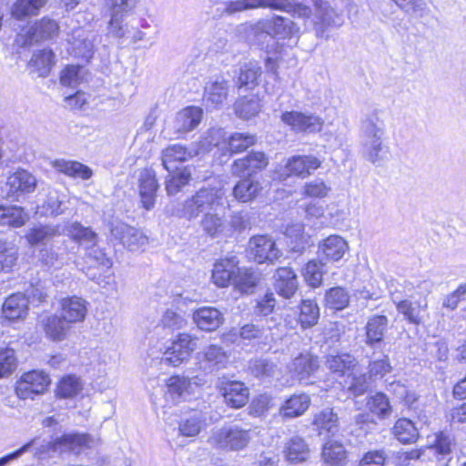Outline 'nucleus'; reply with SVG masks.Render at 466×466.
Masks as SVG:
<instances>
[{
	"label": "nucleus",
	"mask_w": 466,
	"mask_h": 466,
	"mask_svg": "<svg viewBox=\"0 0 466 466\" xmlns=\"http://www.w3.org/2000/svg\"><path fill=\"white\" fill-rule=\"evenodd\" d=\"M69 233L72 238L80 245L89 249L97 242V235L90 228L84 227L79 222H74L69 228Z\"/></svg>",
	"instance_id": "6e6d98bb"
},
{
	"label": "nucleus",
	"mask_w": 466,
	"mask_h": 466,
	"mask_svg": "<svg viewBox=\"0 0 466 466\" xmlns=\"http://www.w3.org/2000/svg\"><path fill=\"white\" fill-rule=\"evenodd\" d=\"M36 179L26 170H17L8 177L5 183L6 197L17 198L22 194L31 193L35 189Z\"/></svg>",
	"instance_id": "6ab92c4d"
},
{
	"label": "nucleus",
	"mask_w": 466,
	"mask_h": 466,
	"mask_svg": "<svg viewBox=\"0 0 466 466\" xmlns=\"http://www.w3.org/2000/svg\"><path fill=\"white\" fill-rule=\"evenodd\" d=\"M230 154L242 153L257 143V137L250 133L235 132L227 139Z\"/></svg>",
	"instance_id": "603ef678"
},
{
	"label": "nucleus",
	"mask_w": 466,
	"mask_h": 466,
	"mask_svg": "<svg viewBox=\"0 0 466 466\" xmlns=\"http://www.w3.org/2000/svg\"><path fill=\"white\" fill-rule=\"evenodd\" d=\"M313 425L319 435L334 436L339 430L338 415L329 408L315 415Z\"/></svg>",
	"instance_id": "72a5a7b5"
},
{
	"label": "nucleus",
	"mask_w": 466,
	"mask_h": 466,
	"mask_svg": "<svg viewBox=\"0 0 466 466\" xmlns=\"http://www.w3.org/2000/svg\"><path fill=\"white\" fill-rule=\"evenodd\" d=\"M321 457L325 466H342L345 464L347 452L341 443L330 441L323 446Z\"/></svg>",
	"instance_id": "49530a36"
},
{
	"label": "nucleus",
	"mask_w": 466,
	"mask_h": 466,
	"mask_svg": "<svg viewBox=\"0 0 466 466\" xmlns=\"http://www.w3.org/2000/svg\"><path fill=\"white\" fill-rule=\"evenodd\" d=\"M44 330L53 340H63L70 329V323L61 315H51L43 320Z\"/></svg>",
	"instance_id": "4c0bfd02"
},
{
	"label": "nucleus",
	"mask_w": 466,
	"mask_h": 466,
	"mask_svg": "<svg viewBox=\"0 0 466 466\" xmlns=\"http://www.w3.org/2000/svg\"><path fill=\"white\" fill-rule=\"evenodd\" d=\"M287 461L291 463L305 461L309 455V449L304 439L299 436L290 438L284 450Z\"/></svg>",
	"instance_id": "79ce46f5"
},
{
	"label": "nucleus",
	"mask_w": 466,
	"mask_h": 466,
	"mask_svg": "<svg viewBox=\"0 0 466 466\" xmlns=\"http://www.w3.org/2000/svg\"><path fill=\"white\" fill-rule=\"evenodd\" d=\"M271 8L284 11L297 17H309L311 14L309 6L296 3L294 0H238L230 2L227 7L228 13L239 12L247 9Z\"/></svg>",
	"instance_id": "20e7f679"
},
{
	"label": "nucleus",
	"mask_w": 466,
	"mask_h": 466,
	"mask_svg": "<svg viewBox=\"0 0 466 466\" xmlns=\"http://www.w3.org/2000/svg\"><path fill=\"white\" fill-rule=\"evenodd\" d=\"M58 29V24L55 20L44 17L29 28L27 35L31 42H38L57 35Z\"/></svg>",
	"instance_id": "e433bc0d"
},
{
	"label": "nucleus",
	"mask_w": 466,
	"mask_h": 466,
	"mask_svg": "<svg viewBox=\"0 0 466 466\" xmlns=\"http://www.w3.org/2000/svg\"><path fill=\"white\" fill-rule=\"evenodd\" d=\"M361 146L363 157L372 164H379L387 154L383 145L385 123L383 111L371 109L365 114L360 124Z\"/></svg>",
	"instance_id": "f03ea898"
},
{
	"label": "nucleus",
	"mask_w": 466,
	"mask_h": 466,
	"mask_svg": "<svg viewBox=\"0 0 466 466\" xmlns=\"http://www.w3.org/2000/svg\"><path fill=\"white\" fill-rule=\"evenodd\" d=\"M274 287L278 294L285 299H289L296 293L298 279L290 268H279L274 275Z\"/></svg>",
	"instance_id": "7c9ffc66"
},
{
	"label": "nucleus",
	"mask_w": 466,
	"mask_h": 466,
	"mask_svg": "<svg viewBox=\"0 0 466 466\" xmlns=\"http://www.w3.org/2000/svg\"><path fill=\"white\" fill-rule=\"evenodd\" d=\"M323 258H319V260H309L303 268V276L308 284L313 288L320 286L324 274Z\"/></svg>",
	"instance_id": "052dcab7"
},
{
	"label": "nucleus",
	"mask_w": 466,
	"mask_h": 466,
	"mask_svg": "<svg viewBox=\"0 0 466 466\" xmlns=\"http://www.w3.org/2000/svg\"><path fill=\"white\" fill-rule=\"evenodd\" d=\"M315 5V16L318 19L315 21V26L318 33L322 34L329 26L339 27L343 24L342 15L337 13L328 2L319 0Z\"/></svg>",
	"instance_id": "a878e982"
},
{
	"label": "nucleus",
	"mask_w": 466,
	"mask_h": 466,
	"mask_svg": "<svg viewBox=\"0 0 466 466\" xmlns=\"http://www.w3.org/2000/svg\"><path fill=\"white\" fill-rule=\"evenodd\" d=\"M193 321L201 330H216L224 321L223 314L214 307H201L193 312Z\"/></svg>",
	"instance_id": "c85d7f7f"
},
{
	"label": "nucleus",
	"mask_w": 466,
	"mask_h": 466,
	"mask_svg": "<svg viewBox=\"0 0 466 466\" xmlns=\"http://www.w3.org/2000/svg\"><path fill=\"white\" fill-rule=\"evenodd\" d=\"M238 256L229 254L218 259L213 266L211 280L218 288L232 285L238 269Z\"/></svg>",
	"instance_id": "4468645a"
},
{
	"label": "nucleus",
	"mask_w": 466,
	"mask_h": 466,
	"mask_svg": "<svg viewBox=\"0 0 466 466\" xmlns=\"http://www.w3.org/2000/svg\"><path fill=\"white\" fill-rule=\"evenodd\" d=\"M268 165V158L261 151H252L241 158L234 160L231 173L235 177H253L258 171L263 170Z\"/></svg>",
	"instance_id": "2eb2a0df"
},
{
	"label": "nucleus",
	"mask_w": 466,
	"mask_h": 466,
	"mask_svg": "<svg viewBox=\"0 0 466 466\" xmlns=\"http://www.w3.org/2000/svg\"><path fill=\"white\" fill-rule=\"evenodd\" d=\"M46 3V0H17L12 7V15L16 19L35 15Z\"/></svg>",
	"instance_id": "13d9d810"
},
{
	"label": "nucleus",
	"mask_w": 466,
	"mask_h": 466,
	"mask_svg": "<svg viewBox=\"0 0 466 466\" xmlns=\"http://www.w3.org/2000/svg\"><path fill=\"white\" fill-rule=\"evenodd\" d=\"M173 214L179 218H195L200 214L202 230L211 238H218L227 229L225 208L218 190L202 188L177 208Z\"/></svg>",
	"instance_id": "f257e3e1"
},
{
	"label": "nucleus",
	"mask_w": 466,
	"mask_h": 466,
	"mask_svg": "<svg viewBox=\"0 0 466 466\" xmlns=\"http://www.w3.org/2000/svg\"><path fill=\"white\" fill-rule=\"evenodd\" d=\"M285 234L292 240L291 244L294 243L291 246L293 252L302 253L309 246L310 237L304 232V225L300 222L289 225Z\"/></svg>",
	"instance_id": "3c124183"
},
{
	"label": "nucleus",
	"mask_w": 466,
	"mask_h": 466,
	"mask_svg": "<svg viewBox=\"0 0 466 466\" xmlns=\"http://www.w3.org/2000/svg\"><path fill=\"white\" fill-rule=\"evenodd\" d=\"M58 172L74 178L89 179L92 177V170L87 166L73 160L56 159L52 163Z\"/></svg>",
	"instance_id": "c9c22d12"
},
{
	"label": "nucleus",
	"mask_w": 466,
	"mask_h": 466,
	"mask_svg": "<svg viewBox=\"0 0 466 466\" xmlns=\"http://www.w3.org/2000/svg\"><path fill=\"white\" fill-rule=\"evenodd\" d=\"M319 368V358L307 353L296 357L289 366V370L299 382L309 384L310 377L318 371Z\"/></svg>",
	"instance_id": "412c9836"
},
{
	"label": "nucleus",
	"mask_w": 466,
	"mask_h": 466,
	"mask_svg": "<svg viewBox=\"0 0 466 466\" xmlns=\"http://www.w3.org/2000/svg\"><path fill=\"white\" fill-rule=\"evenodd\" d=\"M204 423V418L201 413L194 412L189 416L181 419L178 430L181 435L185 437H195L197 436Z\"/></svg>",
	"instance_id": "e2e57ef3"
},
{
	"label": "nucleus",
	"mask_w": 466,
	"mask_h": 466,
	"mask_svg": "<svg viewBox=\"0 0 466 466\" xmlns=\"http://www.w3.org/2000/svg\"><path fill=\"white\" fill-rule=\"evenodd\" d=\"M322 160L313 155H296L289 157L283 167L280 177H297L306 178L320 167Z\"/></svg>",
	"instance_id": "1a4fd4ad"
},
{
	"label": "nucleus",
	"mask_w": 466,
	"mask_h": 466,
	"mask_svg": "<svg viewBox=\"0 0 466 466\" xmlns=\"http://www.w3.org/2000/svg\"><path fill=\"white\" fill-rule=\"evenodd\" d=\"M228 82L216 80L205 87V100L208 106H218L226 101L228 94Z\"/></svg>",
	"instance_id": "de8ad7c7"
},
{
	"label": "nucleus",
	"mask_w": 466,
	"mask_h": 466,
	"mask_svg": "<svg viewBox=\"0 0 466 466\" xmlns=\"http://www.w3.org/2000/svg\"><path fill=\"white\" fill-rule=\"evenodd\" d=\"M203 110L198 106H187L177 113L173 122L174 134L182 135L194 130L200 123Z\"/></svg>",
	"instance_id": "4be33fe9"
},
{
	"label": "nucleus",
	"mask_w": 466,
	"mask_h": 466,
	"mask_svg": "<svg viewBox=\"0 0 466 466\" xmlns=\"http://www.w3.org/2000/svg\"><path fill=\"white\" fill-rule=\"evenodd\" d=\"M261 66L257 61H249L240 66L236 85L238 88L247 87L251 89L258 83L261 76Z\"/></svg>",
	"instance_id": "a19ab883"
},
{
	"label": "nucleus",
	"mask_w": 466,
	"mask_h": 466,
	"mask_svg": "<svg viewBox=\"0 0 466 466\" xmlns=\"http://www.w3.org/2000/svg\"><path fill=\"white\" fill-rule=\"evenodd\" d=\"M28 219V214L21 207L10 206L0 208V225L2 226L19 228Z\"/></svg>",
	"instance_id": "8fccbe9b"
},
{
	"label": "nucleus",
	"mask_w": 466,
	"mask_h": 466,
	"mask_svg": "<svg viewBox=\"0 0 466 466\" xmlns=\"http://www.w3.org/2000/svg\"><path fill=\"white\" fill-rule=\"evenodd\" d=\"M366 406L370 413L376 415L380 420L389 418L392 413L390 400L383 392H376L368 396Z\"/></svg>",
	"instance_id": "37998d69"
},
{
	"label": "nucleus",
	"mask_w": 466,
	"mask_h": 466,
	"mask_svg": "<svg viewBox=\"0 0 466 466\" xmlns=\"http://www.w3.org/2000/svg\"><path fill=\"white\" fill-rule=\"evenodd\" d=\"M258 281L259 275L256 270L251 268H247L238 267L232 285L236 290L241 293L251 294L254 292Z\"/></svg>",
	"instance_id": "ea45409f"
},
{
	"label": "nucleus",
	"mask_w": 466,
	"mask_h": 466,
	"mask_svg": "<svg viewBox=\"0 0 466 466\" xmlns=\"http://www.w3.org/2000/svg\"><path fill=\"white\" fill-rule=\"evenodd\" d=\"M111 4L108 34L116 38H123L128 32L127 24H124V17L132 9L133 0H111Z\"/></svg>",
	"instance_id": "f3484780"
},
{
	"label": "nucleus",
	"mask_w": 466,
	"mask_h": 466,
	"mask_svg": "<svg viewBox=\"0 0 466 466\" xmlns=\"http://www.w3.org/2000/svg\"><path fill=\"white\" fill-rule=\"evenodd\" d=\"M197 349V338L187 333H179L169 346L167 347L161 363L177 367L189 360L192 352Z\"/></svg>",
	"instance_id": "0eeeda50"
},
{
	"label": "nucleus",
	"mask_w": 466,
	"mask_h": 466,
	"mask_svg": "<svg viewBox=\"0 0 466 466\" xmlns=\"http://www.w3.org/2000/svg\"><path fill=\"white\" fill-rule=\"evenodd\" d=\"M261 105L258 97L252 96L250 97L244 96L238 100L235 104L236 114L244 119H250L258 114Z\"/></svg>",
	"instance_id": "bf43d9fd"
},
{
	"label": "nucleus",
	"mask_w": 466,
	"mask_h": 466,
	"mask_svg": "<svg viewBox=\"0 0 466 466\" xmlns=\"http://www.w3.org/2000/svg\"><path fill=\"white\" fill-rule=\"evenodd\" d=\"M193 157L192 152L181 144L169 145L162 151V165L168 172L180 169L177 164L184 163Z\"/></svg>",
	"instance_id": "473e14b6"
},
{
	"label": "nucleus",
	"mask_w": 466,
	"mask_h": 466,
	"mask_svg": "<svg viewBox=\"0 0 466 466\" xmlns=\"http://www.w3.org/2000/svg\"><path fill=\"white\" fill-rule=\"evenodd\" d=\"M356 364L355 357L349 353L327 355L324 363L326 369L336 378L350 377Z\"/></svg>",
	"instance_id": "bb28decb"
},
{
	"label": "nucleus",
	"mask_w": 466,
	"mask_h": 466,
	"mask_svg": "<svg viewBox=\"0 0 466 466\" xmlns=\"http://www.w3.org/2000/svg\"><path fill=\"white\" fill-rule=\"evenodd\" d=\"M392 433L403 444L414 443L419 438V431L414 423L406 418L397 420Z\"/></svg>",
	"instance_id": "a18cd8bd"
},
{
	"label": "nucleus",
	"mask_w": 466,
	"mask_h": 466,
	"mask_svg": "<svg viewBox=\"0 0 466 466\" xmlns=\"http://www.w3.org/2000/svg\"><path fill=\"white\" fill-rule=\"evenodd\" d=\"M60 236L59 227L44 225L32 228L26 234V239L31 246L46 245L54 238Z\"/></svg>",
	"instance_id": "c03bdc74"
},
{
	"label": "nucleus",
	"mask_w": 466,
	"mask_h": 466,
	"mask_svg": "<svg viewBox=\"0 0 466 466\" xmlns=\"http://www.w3.org/2000/svg\"><path fill=\"white\" fill-rule=\"evenodd\" d=\"M350 296L342 287H333L325 294L326 306L331 309L342 310L350 304Z\"/></svg>",
	"instance_id": "4d7b16f0"
},
{
	"label": "nucleus",
	"mask_w": 466,
	"mask_h": 466,
	"mask_svg": "<svg viewBox=\"0 0 466 466\" xmlns=\"http://www.w3.org/2000/svg\"><path fill=\"white\" fill-rule=\"evenodd\" d=\"M250 440V430L238 425H224L212 431L208 442L217 449L238 451L248 447Z\"/></svg>",
	"instance_id": "39448f33"
},
{
	"label": "nucleus",
	"mask_w": 466,
	"mask_h": 466,
	"mask_svg": "<svg viewBox=\"0 0 466 466\" xmlns=\"http://www.w3.org/2000/svg\"><path fill=\"white\" fill-rule=\"evenodd\" d=\"M365 356L369 360L368 374L370 380L382 379L392 371L390 357L384 352V350L379 351L366 350Z\"/></svg>",
	"instance_id": "393cba45"
},
{
	"label": "nucleus",
	"mask_w": 466,
	"mask_h": 466,
	"mask_svg": "<svg viewBox=\"0 0 466 466\" xmlns=\"http://www.w3.org/2000/svg\"><path fill=\"white\" fill-rule=\"evenodd\" d=\"M226 404L239 409L248 400L249 390L244 383L237 380L224 382L220 388Z\"/></svg>",
	"instance_id": "b1692460"
},
{
	"label": "nucleus",
	"mask_w": 466,
	"mask_h": 466,
	"mask_svg": "<svg viewBox=\"0 0 466 466\" xmlns=\"http://www.w3.org/2000/svg\"><path fill=\"white\" fill-rule=\"evenodd\" d=\"M82 390L79 378L74 375L64 377L57 385L56 394L60 398L69 399L76 396Z\"/></svg>",
	"instance_id": "338daca9"
},
{
	"label": "nucleus",
	"mask_w": 466,
	"mask_h": 466,
	"mask_svg": "<svg viewBox=\"0 0 466 466\" xmlns=\"http://www.w3.org/2000/svg\"><path fill=\"white\" fill-rule=\"evenodd\" d=\"M95 35L93 33H86L81 30L77 34V39L73 43L76 49L79 54L86 58H89L94 51Z\"/></svg>",
	"instance_id": "774afa93"
},
{
	"label": "nucleus",
	"mask_w": 466,
	"mask_h": 466,
	"mask_svg": "<svg viewBox=\"0 0 466 466\" xmlns=\"http://www.w3.org/2000/svg\"><path fill=\"white\" fill-rule=\"evenodd\" d=\"M228 357L224 349L218 345H209L199 357V369L205 373L217 372L226 368Z\"/></svg>",
	"instance_id": "aec40b11"
},
{
	"label": "nucleus",
	"mask_w": 466,
	"mask_h": 466,
	"mask_svg": "<svg viewBox=\"0 0 466 466\" xmlns=\"http://www.w3.org/2000/svg\"><path fill=\"white\" fill-rule=\"evenodd\" d=\"M191 179V171L188 167H183L180 169H174L173 172H168L166 180V190L167 195H176L182 188L187 186Z\"/></svg>",
	"instance_id": "09e8293b"
},
{
	"label": "nucleus",
	"mask_w": 466,
	"mask_h": 466,
	"mask_svg": "<svg viewBox=\"0 0 466 466\" xmlns=\"http://www.w3.org/2000/svg\"><path fill=\"white\" fill-rule=\"evenodd\" d=\"M158 183L156 173L152 169H144L138 177V194L141 207L146 210H151L155 207Z\"/></svg>",
	"instance_id": "a211bd4d"
},
{
	"label": "nucleus",
	"mask_w": 466,
	"mask_h": 466,
	"mask_svg": "<svg viewBox=\"0 0 466 466\" xmlns=\"http://www.w3.org/2000/svg\"><path fill=\"white\" fill-rule=\"evenodd\" d=\"M280 119L295 132L317 133L323 126L319 116L299 111H285L281 114Z\"/></svg>",
	"instance_id": "f8f14e48"
},
{
	"label": "nucleus",
	"mask_w": 466,
	"mask_h": 466,
	"mask_svg": "<svg viewBox=\"0 0 466 466\" xmlns=\"http://www.w3.org/2000/svg\"><path fill=\"white\" fill-rule=\"evenodd\" d=\"M28 309V299L22 293L8 297L3 305V314L9 320L23 319Z\"/></svg>",
	"instance_id": "f704fd0d"
},
{
	"label": "nucleus",
	"mask_w": 466,
	"mask_h": 466,
	"mask_svg": "<svg viewBox=\"0 0 466 466\" xmlns=\"http://www.w3.org/2000/svg\"><path fill=\"white\" fill-rule=\"evenodd\" d=\"M454 447L453 437L449 433L440 431L435 435L434 441L428 449L441 466H449L452 460Z\"/></svg>",
	"instance_id": "5701e85b"
},
{
	"label": "nucleus",
	"mask_w": 466,
	"mask_h": 466,
	"mask_svg": "<svg viewBox=\"0 0 466 466\" xmlns=\"http://www.w3.org/2000/svg\"><path fill=\"white\" fill-rule=\"evenodd\" d=\"M233 187L234 198L243 203L251 202L256 199L263 190L261 182L254 177H242Z\"/></svg>",
	"instance_id": "c756f323"
},
{
	"label": "nucleus",
	"mask_w": 466,
	"mask_h": 466,
	"mask_svg": "<svg viewBox=\"0 0 466 466\" xmlns=\"http://www.w3.org/2000/svg\"><path fill=\"white\" fill-rule=\"evenodd\" d=\"M348 249L346 240L337 235H331L319 245L318 257L326 261H338Z\"/></svg>",
	"instance_id": "cd10ccee"
},
{
	"label": "nucleus",
	"mask_w": 466,
	"mask_h": 466,
	"mask_svg": "<svg viewBox=\"0 0 466 466\" xmlns=\"http://www.w3.org/2000/svg\"><path fill=\"white\" fill-rule=\"evenodd\" d=\"M30 64L36 68L40 76H46L55 64V54L50 49L35 52Z\"/></svg>",
	"instance_id": "0e129e2a"
},
{
	"label": "nucleus",
	"mask_w": 466,
	"mask_h": 466,
	"mask_svg": "<svg viewBox=\"0 0 466 466\" xmlns=\"http://www.w3.org/2000/svg\"><path fill=\"white\" fill-rule=\"evenodd\" d=\"M433 283L430 280L420 281L415 288V299H398L397 311L410 324L420 325L423 322L428 309L427 297L431 293Z\"/></svg>",
	"instance_id": "7ed1b4c3"
},
{
	"label": "nucleus",
	"mask_w": 466,
	"mask_h": 466,
	"mask_svg": "<svg viewBox=\"0 0 466 466\" xmlns=\"http://www.w3.org/2000/svg\"><path fill=\"white\" fill-rule=\"evenodd\" d=\"M18 258V248L12 242L0 240V272L11 269Z\"/></svg>",
	"instance_id": "69168bd1"
},
{
	"label": "nucleus",
	"mask_w": 466,
	"mask_h": 466,
	"mask_svg": "<svg viewBox=\"0 0 466 466\" xmlns=\"http://www.w3.org/2000/svg\"><path fill=\"white\" fill-rule=\"evenodd\" d=\"M299 309V322L302 329L311 328L318 323L319 319V308L314 300H302Z\"/></svg>",
	"instance_id": "5fc2aeb1"
},
{
	"label": "nucleus",
	"mask_w": 466,
	"mask_h": 466,
	"mask_svg": "<svg viewBox=\"0 0 466 466\" xmlns=\"http://www.w3.org/2000/svg\"><path fill=\"white\" fill-rule=\"evenodd\" d=\"M49 383L50 379L44 371L32 370L17 381L15 391L20 399H34L35 395L44 393Z\"/></svg>",
	"instance_id": "9d476101"
},
{
	"label": "nucleus",
	"mask_w": 466,
	"mask_h": 466,
	"mask_svg": "<svg viewBox=\"0 0 466 466\" xmlns=\"http://www.w3.org/2000/svg\"><path fill=\"white\" fill-rule=\"evenodd\" d=\"M91 438L88 434L68 433L56 438L54 441H46L40 448H37L36 453L45 451L63 452L67 450L74 451L78 447H90Z\"/></svg>",
	"instance_id": "dca6fc26"
},
{
	"label": "nucleus",
	"mask_w": 466,
	"mask_h": 466,
	"mask_svg": "<svg viewBox=\"0 0 466 466\" xmlns=\"http://www.w3.org/2000/svg\"><path fill=\"white\" fill-rule=\"evenodd\" d=\"M310 399L307 394H294L290 396L280 409L284 418H296L301 416L309 409Z\"/></svg>",
	"instance_id": "58836bf2"
},
{
	"label": "nucleus",
	"mask_w": 466,
	"mask_h": 466,
	"mask_svg": "<svg viewBox=\"0 0 466 466\" xmlns=\"http://www.w3.org/2000/svg\"><path fill=\"white\" fill-rule=\"evenodd\" d=\"M248 369L255 377L260 380L270 379L279 373L277 364L265 358L251 360Z\"/></svg>",
	"instance_id": "864d4df0"
},
{
	"label": "nucleus",
	"mask_w": 466,
	"mask_h": 466,
	"mask_svg": "<svg viewBox=\"0 0 466 466\" xmlns=\"http://www.w3.org/2000/svg\"><path fill=\"white\" fill-rule=\"evenodd\" d=\"M248 252L249 258L258 264L274 263L282 256L275 241L265 235L252 237L248 241Z\"/></svg>",
	"instance_id": "6e6552de"
},
{
	"label": "nucleus",
	"mask_w": 466,
	"mask_h": 466,
	"mask_svg": "<svg viewBox=\"0 0 466 466\" xmlns=\"http://www.w3.org/2000/svg\"><path fill=\"white\" fill-rule=\"evenodd\" d=\"M257 37L279 39L298 38L299 27L292 20L281 15H274L268 19H261L250 26Z\"/></svg>",
	"instance_id": "423d86ee"
},
{
	"label": "nucleus",
	"mask_w": 466,
	"mask_h": 466,
	"mask_svg": "<svg viewBox=\"0 0 466 466\" xmlns=\"http://www.w3.org/2000/svg\"><path fill=\"white\" fill-rule=\"evenodd\" d=\"M388 289L390 299L395 305H398V299L404 300L408 298L415 299V288L410 282L405 281L403 284L398 283L395 280L388 282Z\"/></svg>",
	"instance_id": "680f3d73"
},
{
	"label": "nucleus",
	"mask_w": 466,
	"mask_h": 466,
	"mask_svg": "<svg viewBox=\"0 0 466 466\" xmlns=\"http://www.w3.org/2000/svg\"><path fill=\"white\" fill-rule=\"evenodd\" d=\"M86 312V301L82 298L73 296L61 301V315L70 324L83 321Z\"/></svg>",
	"instance_id": "2f4dec72"
},
{
	"label": "nucleus",
	"mask_w": 466,
	"mask_h": 466,
	"mask_svg": "<svg viewBox=\"0 0 466 466\" xmlns=\"http://www.w3.org/2000/svg\"><path fill=\"white\" fill-rule=\"evenodd\" d=\"M109 229L111 235L129 250H137L147 244V237L143 232L122 221L111 222Z\"/></svg>",
	"instance_id": "ddd939ff"
},
{
	"label": "nucleus",
	"mask_w": 466,
	"mask_h": 466,
	"mask_svg": "<svg viewBox=\"0 0 466 466\" xmlns=\"http://www.w3.org/2000/svg\"><path fill=\"white\" fill-rule=\"evenodd\" d=\"M389 319L385 315H372L370 316L365 325V339L364 343L367 350H373L379 351L384 350L385 341L384 337L388 330Z\"/></svg>",
	"instance_id": "9b49d317"
}]
</instances>
